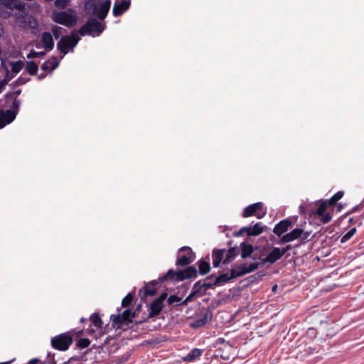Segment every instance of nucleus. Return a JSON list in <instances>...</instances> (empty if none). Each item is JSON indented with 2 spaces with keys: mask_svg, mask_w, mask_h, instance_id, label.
<instances>
[{
  "mask_svg": "<svg viewBox=\"0 0 364 364\" xmlns=\"http://www.w3.org/2000/svg\"><path fill=\"white\" fill-rule=\"evenodd\" d=\"M300 215L288 217L277 224L274 228H289L296 225L297 228H304L306 225V219L309 225L311 226L318 225V202L315 204L301 205L299 207Z\"/></svg>",
  "mask_w": 364,
  "mask_h": 364,
  "instance_id": "f257e3e1",
  "label": "nucleus"
},
{
  "mask_svg": "<svg viewBox=\"0 0 364 364\" xmlns=\"http://www.w3.org/2000/svg\"><path fill=\"white\" fill-rule=\"evenodd\" d=\"M344 192L338 191L328 200L320 199V221L323 224L328 223L332 218V213L336 210L340 212L342 205H337V202L343 198Z\"/></svg>",
  "mask_w": 364,
  "mask_h": 364,
  "instance_id": "f03ea898",
  "label": "nucleus"
},
{
  "mask_svg": "<svg viewBox=\"0 0 364 364\" xmlns=\"http://www.w3.org/2000/svg\"><path fill=\"white\" fill-rule=\"evenodd\" d=\"M184 269L175 271L170 269L166 274L159 277L161 282L171 280L173 282H179L186 279H196L198 277V270L194 265L186 266Z\"/></svg>",
  "mask_w": 364,
  "mask_h": 364,
  "instance_id": "7ed1b4c3",
  "label": "nucleus"
},
{
  "mask_svg": "<svg viewBox=\"0 0 364 364\" xmlns=\"http://www.w3.org/2000/svg\"><path fill=\"white\" fill-rule=\"evenodd\" d=\"M82 332L83 330L73 329L68 332L55 336L51 339V346L58 350H67L73 342V336L78 333L81 335Z\"/></svg>",
  "mask_w": 364,
  "mask_h": 364,
  "instance_id": "20e7f679",
  "label": "nucleus"
},
{
  "mask_svg": "<svg viewBox=\"0 0 364 364\" xmlns=\"http://www.w3.org/2000/svg\"><path fill=\"white\" fill-rule=\"evenodd\" d=\"M105 23L98 21L95 18H90L87 22L78 30L81 36L86 35L92 36H99L105 29Z\"/></svg>",
  "mask_w": 364,
  "mask_h": 364,
  "instance_id": "39448f33",
  "label": "nucleus"
},
{
  "mask_svg": "<svg viewBox=\"0 0 364 364\" xmlns=\"http://www.w3.org/2000/svg\"><path fill=\"white\" fill-rule=\"evenodd\" d=\"M86 10H91V14L97 16L100 20H104L111 7V1L105 0L102 3H97L95 1L89 0L85 5Z\"/></svg>",
  "mask_w": 364,
  "mask_h": 364,
  "instance_id": "423d86ee",
  "label": "nucleus"
},
{
  "mask_svg": "<svg viewBox=\"0 0 364 364\" xmlns=\"http://www.w3.org/2000/svg\"><path fill=\"white\" fill-rule=\"evenodd\" d=\"M167 296V293H162L159 296L151 302L149 305L148 315L143 320L138 321V323H142L149 318L159 316L164 306V301H166Z\"/></svg>",
  "mask_w": 364,
  "mask_h": 364,
  "instance_id": "0eeeda50",
  "label": "nucleus"
},
{
  "mask_svg": "<svg viewBox=\"0 0 364 364\" xmlns=\"http://www.w3.org/2000/svg\"><path fill=\"white\" fill-rule=\"evenodd\" d=\"M196 259V253L190 247L183 246L178 250L176 266L186 267L189 266Z\"/></svg>",
  "mask_w": 364,
  "mask_h": 364,
  "instance_id": "6e6552de",
  "label": "nucleus"
},
{
  "mask_svg": "<svg viewBox=\"0 0 364 364\" xmlns=\"http://www.w3.org/2000/svg\"><path fill=\"white\" fill-rule=\"evenodd\" d=\"M267 214V208L262 202H257L249 205L243 210L242 216L248 218L255 216L257 219H261Z\"/></svg>",
  "mask_w": 364,
  "mask_h": 364,
  "instance_id": "1a4fd4ad",
  "label": "nucleus"
},
{
  "mask_svg": "<svg viewBox=\"0 0 364 364\" xmlns=\"http://www.w3.org/2000/svg\"><path fill=\"white\" fill-rule=\"evenodd\" d=\"M53 20L57 23L69 28L74 26L77 23V17L75 14L64 11L53 12Z\"/></svg>",
  "mask_w": 364,
  "mask_h": 364,
  "instance_id": "9d476101",
  "label": "nucleus"
},
{
  "mask_svg": "<svg viewBox=\"0 0 364 364\" xmlns=\"http://www.w3.org/2000/svg\"><path fill=\"white\" fill-rule=\"evenodd\" d=\"M80 38L76 35H67L62 36L57 43V48L63 54L66 55L70 49L76 46Z\"/></svg>",
  "mask_w": 364,
  "mask_h": 364,
  "instance_id": "9b49d317",
  "label": "nucleus"
},
{
  "mask_svg": "<svg viewBox=\"0 0 364 364\" xmlns=\"http://www.w3.org/2000/svg\"><path fill=\"white\" fill-rule=\"evenodd\" d=\"M21 93V90H16L5 95L4 100L0 101L1 106L3 107H11L18 109L20 107V100H18V95Z\"/></svg>",
  "mask_w": 364,
  "mask_h": 364,
  "instance_id": "f8f14e48",
  "label": "nucleus"
},
{
  "mask_svg": "<svg viewBox=\"0 0 364 364\" xmlns=\"http://www.w3.org/2000/svg\"><path fill=\"white\" fill-rule=\"evenodd\" d=\"M159 283H161L159 280V278L158 280H153L147 284H146L143 288H141L139 292V296L141 298V300L144 302H145L146 299L148 296H154L156 293V285Z\"/></svg>",
  "mask_w": 364,
  "mask_h": 364,
  "instance_id": "ddd939ff",
  "label": "nucleus"
},
{
  "mask_svg": "<svg viewBox=\"0 0 364 364\" xmlns=\"http://www.w3.org/2000/svg\"><path fill=\"white\" fill-rule=\"evenodd\" d=\"M213 318V314L210 310L205 309L197 318L190 323L193 328H198L204 326Z\"/></svg>",
  "mask_w": 364,
  "mask_h": 364,
  "instance_id": "4468645a",
  "label": "nucleus"
},
{
  "mask_svg": "<svg viewBox=\"0 0 364 364\" xmlns=\"http://www.w3.org/2000/svg\"><path fill=\"white\" fill-rule=\"evenodd\" d=\"M18 112V109L11 107L6 111L0 110V129L11 123L15 119Z\"/></svg>",
  "mask_w": 364,
  "mask_h": 364,
  "instance_id": "2eb2a0df",
  "label": "nucleus"
},
{
  "mask_svg": "<svg viewBox=\"0 0 364 364\" xmlns=\"http://www.w3.org/2000/svg\"><path fill=\"white\" fill-rule=\"evenodd\" d=\"M338 225H347L346 228H349L350 226H353V228H357L363 225V223L358 216L350 217V215H343L338 219Z\"/></svg>",
  "mask_w": 364,
  "mask_h": 364,
  "instance_id": "dca6fc26",
  "label": "nucleus"
},
{
  "mask_svg": "<svg viewBox=\"0 0 364 364\" xmlns=\"http://www.w3.org/2000/svg\"><path fill=\"white\" fill-rule=\"evenodd\" d=\"M131 4L130 0L116 1L114 4L112 14L114 16H119L127 11Z\"/></svg>",
  "mask_w": 364,
  "mask_h": 364,
  "instance_id": "f3484780",
  "label": "nucleus"
},
{
  "mask_svg": "<svg viewBox=\"0 0 364 364\" xmlns=\"http://www.w3.org/2000/svg\"><path fill=\"white\" fill-rule=\"evenodd\" d=\"M283 256L282 252L279 247H273L268 255L264 258L262 259V264H274Z\"/></svg>",
  "mask_w": 364,
  "mask_h": 364,
  "instance_id": "a211bd4d",
  "label": "nucleus"
},
{
  "mask_svg": "<svg viewBox=\"0 0 364 364\" xmlns=\"http://www.w3.org/2000/svg\"><path fill=\"white\" fill-rule=\"evenodd\" d=\"M0 4L11 10H17L20 12L26 13L25 11V3L21 2L19 0H0Z\"/></svg>",
  "mask_w": 364,
  "mask_h": 364,
  "instance_id": "6ab92c4d",
  "label": "nucleus"
},
{
  "mask_svg": "<svg viewBox=\"0 0 364 364\" xmlns=\"http://www.w3.org/2000/svg\"><path fill=\"white\" fill-rule=\"evenodd\" d=\"M198 270V275L200 274L201 276H204L208 274L211 269L210 264L209 262V256L208 255L205 259H200L197 262Z\"/></svg>",
  "mask_w": 364,
  "mask_h": 364,
  "instance_id": "aec40b11",
  "label": "nucleus"
},
{
  "mask_svg": "<svg viewBox=\"0 0 364 364\" xmlns=\"http://www.w3.org/2000/svg\"><path fill=\"white\" fill-rule=\"evenodd\" d=\"M225 249H214L212 252L213 265L217 268L220 266L221 262L223 263L225 259Z\"/></svg>",
  "mask_w": 364,
  "mask_h": 364,
  "instance_id": "412c9836",
  "label": "nucleus"
},
{
  "mask_svg": "<svg viewBox=\"0 0 364 364\" xmlns=\"http://www.w3.org/2000/svg\"><path fill=\"white\" fill-rule=\"evenodd\" d=\"M289 229H273L274 233L279 237L278 241L276 242V244L283 245L293 241L292 237H291L288 233L283 235Z\"/></svg>",
  "mask_w": 364,
  "mask_h": 364,
  "instance_id": "4be33fe9",
  "label": "nucleus"
},
{
  "mask_svg": "<svg viewBox=\"0 0 364 364\" xmlns=\"http://www.w3.org/2000/svg\"><path fill=\"white\" fill-rule=\"evenodd\" d=\"M203 349L193 348L186 356L183 358V360L186 363H193L198 360L203 353Z\"/></svg>",
  "mask_w": 364,
  "mask_h": 364,
  "instance_id": "5701e85b",
  "label": "nucleus"
},
{
  "mask_svg": "<svg viewBox=\"0 0 364 364\" xmlns=\"http://www.w3.org/2000/svg\"><path fill=\"white\" fill-rule=\"evenodd\" d=\"M225 251L224 264H228L232 262L240 252V250L237 247H230L228 250L225 249Z\"/></svg>",
  "mask_w": 364,
  "mask_h": 364,
  "instance_id": "b1692460",
  "label": "nucleus"
},
{
  "mask_svg": "<svg viewBox=\"0 0 364 364\" xmlns=\"http://www.w3.org/2000/svg\"><path fill=\"white\" fill-rule=\"evenodd\" d=\"M110 320L112 321V327L115 329H119L124 326L128 327L127 323L125 322L123 316L120 315V313L118 314H112Z\"/></svg>",
  "mask_w": 364,
  "mask_h": 364,
  "instance_id": "393cba45",
  "label": "nucleus"
},
{
  "mask_svg": "<svg viewBox=\"0 0 364 364\" xmlns=\"http://www.w3.org/2000/svg\"><path fill=\"white\" fill-rule=\"evenodd\" d=\"M41 41L43 44L44 48L50 51L53 50L54 47V41L52 35L48 32H43L41 36Z\"/></svg>",
  "mask_w": 364,
  "mask_h": 364,
  "instance_id": "a878e982",
  "label": "nucleus"
},
{
  "mask_svg": "<svg viewBox=\"0 0 364 364\" xmlns=\"http://www.w3.org/2000/svg\"><path fill=\"white\" fill-rule=\"evenodd\" d=\"M304 229H292L290 232H288L289 236L292 237V240H294L299 237H301V241H304L308 240L309 236L310 235V232H303Z\"/></svg>",
  "mask_w": 364,
  "mask_h": 364,
  "instance_id": "bb28decb",
  "label": "nucleus"
},
{
  "mask_svg": "<svg viewBox=\"0 0 364 364\" xmlns=\"http://www.w3.org/2000/svg\"><path fill=\"white\" fill-rule=\"evenodd\" d=\"M58 65L59 62L57 60L56 58L53 57L43 63L41 69L43 71H53L58 68Z\"/></svg>",
  "mask_w": 364,
  "mask_h": 364,
  "instance_id": "cd10ccee",
  "label": "nucleus"
},
{
  "mask_svg": "<svg viewBox=\"0 0 364 364\" xmlns=\"http://www.w3.org/2000/svg\"><path fill=\"white\" fill-rule=\"evenodd\" d=\"M247 274L244 263L240 265H235L230 269V275L232 279H236Z\"/></svg>",
  "mask_w": 364,
  "mask_h": 364,
  "instance_id": "c85d7f7f",
  "label": "nucleus"
},
{
  "mask_svg": "<svg viewBox=\"0 0 364 364\" xmlns=\"http://www.w3.org/2000/svg\"><path fill=\"white\" fill-rule=\"evenodd\" d=\"M241 249V257L242 259L247 258L251 256L253 252V247L250 244L242 242L240 245Z\"/></svg>",
  "mask_w": 364,
  "mask_h": 364,
  "instance_id": "c756f323",
  "label": "nucleus"
},
{
  "mask_svg": "<svg viewBox=\"0 0 364 364\" xmlns=\"http://www.w3.org/2000/svg\"><path fill=\"white\" fill-rule=\"evenodd\" d=\"M214 279L216 287L222 286L232 280L231 275L229 276L228 273H223L218 276L215 275Z\"/></svg>",
  "mask_w": 364,
  "mask_h": 364,
  "instance_id": "7c9ffc66",
  "label": "nucleus"
},
{
  "mask_svg": "<svg viewBox=\"0 0 364 364\" xmlns=\"http://www.w3.org/2000/svg\"><path fill=\"white\" fill-rule=\"evenodd\" d=\"M264 229H239L238 231L234 232L235 236L242 235L245 232L247 233L248 236H257L261 234Z\"/></svg>",
  "mask_w": 364,
  "mask_h": 364,
  "instance_id": "2f4dec72",
  "label": "nucleus"
},
{
  "mask_svg": "<svg viewBox=\"0 0 364 364\" xmlns=\"http://www.w3.org/2000/svg\"><path fill=\"white\" fill-rule=\"evenodd\" d=\"M193 292H194V294L198 296V295H204L206 294V289L205 288V287H203V280L200 279V280H198V282H196L193 286V288H192V290H191Z\"/></svg>",
  "mask_w": 364,
  "mask_h": 364,
  "instance_id": "473e14b6",
  "label": "nucleus"
},
{
  "mask_svg": "<svg viewBox=\"0 0 364 364\" xmlns=\"http://www.w3.org/2000/svg\"><path fill=\"white\" fill-rule=\"evenodd\" d=\"M214 277L215 274H212L203 279V287H205L206 290L214 289L216 287Z\"/></svg>",
  "mask_w": 364,
  "mask_h": 364,
  "instance_id": "72a5a7b5",
  "label": "nucleus"
},
{
  "mask_svg": "<svg viewBox=\"0 0 364 364\" xmlns=\"http://www.w3.org/2000/svg\"><path fill=\"white\" fill-rule=\"evenodd\" d=\"M120 315L123 316L125 322L129 326L132 322V318L136 316V311H133L130 309H125Z\"/></svg>",
  "mask_w": 364,
  "mask_h": 364,
  "instance_id": "f704fd0d",
  "label": "nucleus"
},
{
  "mask_svg": "<svg viewBox=\"0 0 364 364\" xmlns=\"http://www.w3.org/2000/svg\"><path fill=\"white\" fill-rule=\"evenodd\" d=\"M26 70L31 75H35L38 70V65L34 61H27L26 63Z\"/></svg>",
  "mask_w": 364,
  "mask_h": 364,
  "instance_id": "c9c22d12",
  "label": "nucleus"
},
{
  "mask_svg": "<svg viewBox=\"0 0 364 364\" xmlns=\"http://www.w3.org/2000/svg\"><path fill=\"white\" fill-rule=\"evenodd\" d=\"M89 320L90 321V326L93 325L97 328H101L102 326V321L97 313L92 314L90 316Z\"/></svg>",
  "mask_w": 364,
  "mask_h": 364,
  "instance_id": "e433bc0d",
  "label": "nucleus"
},
{
  "mask_svg": "<svg viewBox=\"0 0 364 364\" xmlns=\"http://www.w3.org/2000/svg\"><path fill=\"white\" fill-rule=\"evenodd\" d=\"M10 65L12 73L17 74L23 69L24 63L22 60H18L15 62H11Z\"/></svg>",
  "mask_w": 364,
  "mask_h": 364,
  "instance_id": "4c0bfd02",
  "label": "nucleus"
},
{
  "mask_svg": "<svg viewBox=\"0 0 364 364\" xmlns=\"http://www.w3.org/2000/svg\"><path fill=\"white\" fill-rule=\"evenodd\" d=\"M134 293H129L122 301V306L127 308L129 307L132 304L134 298Z\"/></svg>",
  "mask_w": 364,
  "mask_h": 364,
  "instance_id": "58836bf2",
  "label": "nucleus"
},
{
  "mask_svg": "<svg viewBox=\"0 0 364 364\" xmlns=\"http://www.w3.org/2000/svg\"><path fill=\"white\" fill-rule=\"evenodd\" d=\"M259 265H263L262 262L260 263L258 262H252L250 264L244 263L245 268L246 269L247 274L250 273L255 269H257Z\"/></svg>",
  "mask_w": 364,
  "mask_h": 364,
  "instance_id": "ea45409f",
  "label": "nucleus"
},
{
  "mask_svg": "<svg viewBox=\"0 0 364 364\" xmlns=\"http://www.w3.org/2000/svg\"><path fill=\"white\" fill-rule=\"evenodd\" d=\"M90 344V341L88 338H80L76 342V346L79 349H84L87 348Z\"/></svg>",
  "mask_w": 364,
  "mask_h": 364,
  "instance_id": "a19ab883",
  "label": "nucleus"
},
{
  "mask_svg": "<svg viewBox=\"0 0 364 364\" xmlns=\"http://www.w3.org/2000/svg\"><path fill=\"white\" fill-rule=\"evenodd\" d=\"M357 229H350L346 234H345L341 238V243H345L348 240H350L355 233Z\"/></svg>",
  "mask_w": 364,
  "mask_h": 364,
  "instance_id": "79ce46f5",
  "label": "nucleus"
},
{
  "mask_svg": "<svg viewBox=\"0 0 364 364\" xmlns=\"http://www.w3.org/2000/svg\"><path fill=\"white\" fill-rule=\"evenodd\" d=\"M166 302L167 304L171 306L174 304L175 303L179 304L180 301L182 300V298L180 296H178L176 295H171L168 299L166 298Z\"/></svg>",
  "mask_w": 364,
  "mask_h": 364,
  "instance_id": "37998d69",
  "label": "nucleus"
},
{
  "mask_svg": "<svg viewBox=\"0 0 364 364\" xmlns=\"http://www.w3.org/2000/svg\"><path fill=\"white\" fill-rule=\"evenodd\" d=\"M46 55V52H36L34 50H31L29 53L27 55L28 58H42Z\"/></svg>",
  "mask_w": 364,
  "mask_h": 364,
  "instance_id": "c03bdc74",
  "label": "nucleus"
},
{
  "mask_svg": "<svg viewBox=\"0 0 364 364\" xmlns=\"http://www.w3.org/2000/svg\"><path fill=\"white\" fill-rule=\"evenodd\" d=\"M40 364H56V361L55 360L54 358V354L48 353L46 360L43 362H41Z\"/></svg>",
  "mask_w": 364,
  "mask_h": 364,
  "instance_id": "a18cd8bd",
  "label": "nucleus"
},
{
  "mask_svg": "<svg viewBox=\"0 0 364 364\" xmlns=\"http://www.w3.org/2000/svg\"><path fill=\"white\" fill-rule=\"evenodd\" d=\"M69 0H55V6L58 9H64L68 4Z\"/></svg>",
  "mask_w": 364,
  "mask_h": 364,
  "instance_id": "49530a36",
  "label": "nucleus"
},
{
  "mask_svg": "<svg viewBox=\"0 0 364 364\" xmlns=\"http://www.w3.org/2000/svg\"><path fill=\"white\" fill-rule=\"evenodd\" d=\"M216 352L218 353L216 354V356L220 357L224 360H228L230 358L228 354L223 353V349H222L221 348H219L218 349H217Z\"/></svg>",
  "mask_w": 364,
  "mask_h": 364,
  "instance_id": "de8ad7c7",
  "label": "nucleus"
},
{
  "mask_svg": "<svg viewBox=\"0 0 364 364\" xmlns=\"http://www.w3.org/2000/svg\"><path fill=\"white\" fill-rule=\"evenodd\" d=\"M30 80V78L25 75H21L16 81L17 85H21Z\"/></svg>",
  "mask_w": 364,
  "mask_h": 364,
  "instance_id": "09e8293b",
  "label": "nucleus"
},
{
  "mask_svg": "<svg viewBox=\"0 0 364 364\" xmlns=\"http://www.w3.org/2000/svg\"><path fill=\"white\" fill-rule=\"evenodd\" d=\"M62 28L59 26H54L52 29L54 37L57 39L59 38L61 33Z\"/></svg>",
  "mask_w": 364,
  "mask_h": 364,
  "instance_id": "8fccbe9b",
  "label": "nucleus"
},
{
  "mask_svg": "<svg viewBox=\"0 0 364 364\" xmlns=\"http://www.w3.org/2000/svg\"><path fill=\"white\" fill-rule=\"evenodd\" d=\"M244 228H267V226L265 225H262L261 223H256L253 225H250L249 227L245 226Z\"/></svg>",
  "mask_w": 364,
  "mask_h": 364,
  "instance_id": "3c124183",
  "label": "nucleus"
},
{
  "mask_svg": "<svg viewBox=\"0 0 364 364\" xmlns=\"http://www.w3.org/2000/svg\"><path fill=\"white\" fill-rule=\"evenodd\" d=\"M41 363V360L38 358H32L27 364H38Z\"/></svg>",
  "mask_w": 364,
  "mask_h": 364,
  "instance_id": "603ef678",
  "label": "nucleus"
},
{
  "mask_svg": "<svg viewBox=\"0 0 364 364\" xmlns=\"http://www.w3.org/2000/svg\"><path fill=\"white\" fill-rule=\"evenodd\" d=\"M291 249V245H287L286 246V247L283 248V249H281L282 252V254L283 255H284L286 254V252H287L289 250H290Z\"/></svg>",
  "mask_w": 364,
  "mask_h": 364,
  "instance_id": "864d4df0",
  "label": "nucleus"
},
{
  "mask_svg": "<svg viewBox=\"0 0 364 364\" xmlns=\"http://www.w3.org/2000/svg\"><path fill=\"white\" fill-rule=\"evenodd\" d=\"M188 302L190 301L187 299H185L183 301H181L179 304H176V306H185L187 305Z\"/></svg>",
  "mask_w": 364,
  "mask_h": 364,
  "instance_id": "5fc2aeb1",
  "label": "nucleus"
},
{
  "mask_svg": "<svg viewBox=\"0 0 364 364\" xmlns=\"http://www.w3.org/2000/svg\"><path fill=\"white\" fill-rule=\"evenodd\" d=\"M188 302L190 301L187 299H185L183 301H181L179 304H176V306H185L187 305Z\"/></svg>",
  "mask_w": 364,
  "mask_h": 364,
  "instance_id": "6e6d98bb",
  "label": "nucleus"
},
{
  "mask_svg": "<svg viewBox=\"0 0 364 364\" xmlns=\"http://www.w3.org/2000/svg\"><path fill=\"white\" fill-rule=\"evenodd\" d=\"M196 295L194 294V292H193L192 291H191L190 294L186 298L189 301H191L192 299L196 296Z\"/></svg>",
  "mask_w": 364,
  "mask_h": 364,
  "instance_id": "4d7b16f0",
  "label": "nucleus"
},
{
  "mask_svg": "<svg viewBox=\"0 0 364 364\" xmlns=\"http://www.w3.org/2000/svg\"><path fill=\"white\" fill-rule=\"evenodd\" d=\"M225 342V340L223 338H219L217 339L218 344L224 343Z\"/></svg>",
  "mask_w": 364,
  "mask_h": 364,
  "instance_id": "13d9d810",
  "label": "nucleus"
},
{
  "mask_svg": "<svg viewBox=\"0 0 364 364\" xmlns=\"http://www.w3.org/2000/svg\"><path fill=\"white\" fill-rule=\"evenodd\" d=\"M112 337H110V336L107 337V338H105V340L104 343H105V344L109 343V341H110V340H112Z\"/></svg>",
  "mask_w": 364,
  "mask_h": 364,
  "instance_id": "bf43d9fd",
  "label": "nucleus"
},
{
  "mask_svg": "<svg viewBox=\"0 0 364 364\" xmlns=\"http://www.w3.org/2000/svg\"><path fill=\"white\" fill-rule=\"evenodd\" d=\"M45 77H46V74H45V73H41V74H40V75L38 76V78L39 80H42V79L45 78Z\"/></svg>",
  "mask_w": 364,
  "mask_h": 364,
  "instance_id": "052dcab7",
  "label": "nucleus"
},
{
  "mask_svg": "<svg viewBox=\"0 0 364 364\" xmlns=\"http://www.w3.org/2000/svg\"><path fill=\"white\" fill-rule=\"evenodd\" d=\"M87 319L85 318H81L80 320V323H84V322H87Z\"/></svg>",
  "mask_w": 364,
  "mask_h": 364,
  "instance_id": "680f3d73",
  "label": "nucleus"
},
{
  "mask_svg": "<svg viewBox=\"0 0 364 364\" xmlns=\"http://www.w3.org/2000/svg\"><path fill=\"white\" fill-rule=\"evenodd\" d=\"M11 363H12V360H10V361H7V362L0 363V364H11Z\"/></svg>",
  "mask_w": 364,
  "mask_h": 364,
  "instance_id": "e2e57ef3",
  "label": "nucleus"
},
{
  "mask_svg": "<svg viewBox=\"0 0 364 364\" xmlns=\"http://www.w3.org/2000/svg\"><path fill=\"white\" fill-rule=\"evenodd\" d=\"M256 275L258 276V278H261L263 276V274L261 272H258L257 274H256Z\"/></svg>",
  "mask_w": 364,
  "mask_h": 364,
  "instance_id": "0e129e2a",
  "label": "nucleus"
},
{
  "mask_svg": "<svg viewBox=\"0 0 364 364\" xmlns=\"http://www.w3.org/2000/svg\"><path fill=\"white\" fill-rule=\"evenodd\" d=\"M321 275H322V277H323L328 278V277L329 274L328 273V274L326 275L324 273H323Z\"/></svg>",
  "mask_w": 364,
  "mask_h": 364,
  "instance_id": "69168bd1",
  "label": "nucleus"
},
{
  "mask_svg": "<svg viewBox=\"0 0 364 364\" xmlns=\"http://www.w3.org/2000/svg\"><path fill=\"white\" fill-rule=\"evenodd\" d=\"M277 288V285H274L273 287H272V291H274V290Z\"/></svg>",
  "mask_w": 364,
  "mask_h": 364,
  "instance_id": "338daca9",
  "label": "nucleus"
},
{
  "mask_svg": "<svg viewBox=\"0 0 364 364\" xmlns=\"http://www.w3.org/2000/svg\"><path fill=\"white\" fill-rule=\"evenodd\" d=\"M88 331V333H90V332H94V330L92 329H87Z\"/></svg>",
  "mask_w": 364,
  "mask_h": 364,
  "instance_id": "774afa93",
  "label": "nucleus"
}]
</instances>
